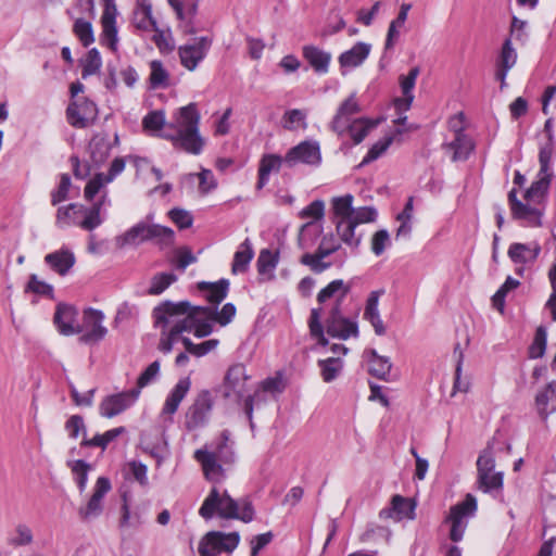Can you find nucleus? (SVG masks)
Listing matches in <instances>:
<instances>
[{"label":"nucleus","mask_w":556,"mask_h":556,"mask_svg":"<svg viewBox=\"0 0 556 556\" xmlns=\"http://www.w3.org/2000/svg\"><path fill=\"white\" fill-rule=\"evenodd\" d=\"M201 308L204 309L205 312L197 313V320H195L194 326L192 327V331H191V332H193V334L197 338H204V337L211 334L213 331V327L210 323L213 320L212 319L213 308L206 307V306H201Z\"/></svg>","instance_id":"obj_44"},{"label":"nucleus","mask_w":556,"mask_h":556,"mask_svg":"<svg viewBox=\"0 0 556 556\" xmlns=\"http://www.w3.org/2000/svg\"><path fill=\"white\" fill-rule=\"evenodd\" d=\"M229 281L220 279L217 282H200L199 289L205 291V298L210 303L219 304L228 293Z\"/></svg>","instance_id":"obj_35"},{"label":"nucleus","mask_w":556,"mask_h":556,"mask_svg":"<svg viewBox=\"0 0 556 556\" xmlns=\"http://www.w3.org/2000/svg\"><path fill=\"white\" fill-rule=\"evenodd\" d=\"M416 504L401 495H394L391 501V507L383 508L379 513L381 519H393L400 521L402 519L415 518Z\"/></svg>","instance_id":"obj_19"},{"label":"nucleus","mask_w":556,"mask_h":556,"mask_svg":"<svg viewBox=\"0 0 556 556\" xmlns=\"http://www.w3.org/2000/svg\"><path fill=\"white\" fill-rule=\"evenodd\" d=\"M74 33L84 47H88L94 41L91 23L83 18H78L74 23Z\"/></svg>","instance_id":"obj_53"},{"label":"nucleus","mask_w":556,"mask_h":556,"mask_svg":"<svg viewBox=\"0 0 556 556\" xmlns=\"http://www.w3.org/2000/svg\"><path fill=\"white\" fill-rule=\"evenodd\" d=\"M377 212L374 207L364 206L358 208H353V214L351 216V222L356 224L371 223L376 219Z\"/></svg>","instance_id":"obj_64"},{"label":"nucleus","mask_w":556,"mask_h":556,"mask_svg":"<svg viewBox=\"0 0 556 556\" xmlns=\"http://www.w3.org/2000/svg\"><path fill=\"white\" fill-rule=\"evenodd\" d=\"M249 376L243 364L231 365L224 378V397H236L240 400L244 396L247 391V381Z\"/></svg>","instance_id":"obj_14"},{"label":"nucleus","mask_w":556,"mask_h":556,"mask_svg":"<svg viewBox=\"0 0 556 556\" xmlns=\"http://www.w3.org/2000/svg\"><path fill=\"white\" fill-rule=\"evenodd\" d=\"M535 407L543 418L556 412V381L549 382L536 394Z\"/></svg>","instance_id":"obj_25"},{"label":"nucleus","mask_w":556,"mask_h":556,"mask_svg":"<svg viewBox=\"0 0 556 556\" xmlns=\"http://www.w3.org/2000/svg\"><path fill=\"white\" fill-rule=\"evenodd\" d=\"M318 366L321 370V377L325 382L334 380L343 368V363L339 357H329L320 359Z\"/></svg>","instance_id":"obj_50"},{"label":"nucleus","mask_w":556,"mask_h":556,"mask_svg":"<svg viewBox=\"0 0 556 556\" xmlns=\"http://www.w3.org/2000/svg\"><path fill=\"white\" fill-rule=\"evenodd\" d=\"M495 459L491 452V450L488 447L485 448L478 457L477 460V470L479 473V481H485L486 473L488 472H495Z\"/></svg>","instance_id":"obj_52"},{"label":"nucleus","mask_w":556,"mask_h":556,"mask_svg":"<svg viewBox=\"0 0 556 556\" xmlns=\"http://www.w3.org/2000/svg\"><path fill=\"white\" fill-rule=\"evenodd\" d=\"M85 206L83 204L72 203L67 206H61L56 213V224L60 226L71 223L78 225L77 215L83 214Z\"/></svg>","instance_id":"obj_47"},{"label":"nucleus","mask_w":556,"mask_h":556,"mask_svg":"<svg viewBox=\"0 0 556 556\" xmlns=\"http://www.w3.org/2000/svg\"><path fill=\"white\" fill-rule=\"evenodd\" d=\"M97 106L92 101L79 99L72 102L66 110L68 123L76 128H85L97 117Z\"/></svg>","instance_id":"obj_15"},{"label":"nucleus","mask_w":556,"mask_h":556,"mask_svg":"<svg viewBox=\"0 0 556 556\" xmlns=\"http://www.w3.org/2000/svg\"><path fill=\"white\" fill-rule=\"evenodd\" d=\"M324 215H325V203L321 200L313 201L309 205H307L300 212L301 218H311L312 219L311 222H307L306 224H304L300 229L298 241H299V245L301 249L307 248V245L305 244V240H304L305 232L308 231L314 226V220L321 219L324 217Z\"/></svg>","instance_id":"obj_23"},{"label":"nucleus","mask_w":556,"mask_h":556,"mask_svg":"<svg viewBox=\"0 0 556 556\" xmlns=\"http://www.w3.org/2000/svg\"><path fill=\"white\" fill-rule=\"evenodd\" d=\"M110 184L102 173L97 174L92 179L88 181L85 187L84 197L87 201H92L97 193L105 186Z\"/></svg>","instance_id":"obj_61"},{"label":"nucleus","mask_w":556,"mask_h":556,"mask_svg":"<svg viewBox=\"0 0 556 556\" xmlns=\"http://www.w3.org/2000/svg\"><path fill=\"white\" fill-rule=\"evenodd\" d=\"M205 312L201 306L191 305L188 301H165L153 309L155 326L161 328L157 349L164 354L172 352L174 344L191 332L197 320V313Z\"/></svg>","instance_id":"obj_2"},{"label":"nucleus","mask_w":556,"mask_h":556,"mask_svg":"<svg viewBox=\"0 0 556 556\" xmlns=\"http://www.w3.org/2000/svg\"><path fill=\"white\" fill-rule=\"evenodd\" d=\"M148 223L141 222L129 228L123 235L116 237L115 244L118 249L126 247H137L143 241H148Z\"/></svg>","instance_id":"obj_26"},{"label":"nucleus","mask_w":556,"mask_h":556,"mask_svg":"<svg viewBox=\"0 0 556 556\" xmlns=\"http://www.w3.org/2000/svg\"><path fill=\"white\" fill-rule=\"evenodd\" d=\"M353 200L352 194H345L342 197H334L331 200V212L333 214L332 222L336 224L337 220H350L353 214Z\"/></svg>","instance_id":"obj_36"},{"label":"nucleus","mask_w":556,"mask_h":556,"mask_svg":"<svg viewBox=\"0 0 556 556\" xmlns=\"http://www.w3.org/2000/svg\"><path fill=\"white\" fill-rule=\"evenodd\" d=\"M102 65V60L99 51L96 48H92L88 51L87 56L84 61L83 65V77L91 76L97 74Z\"/></svg>","instance_id":"obj_55"},{"label":"nucleus","mask_w":556,"mask_h":556,"mask_svg":"<svg viewBox=\"0 0 556 556\" xmlns=\"http://www.w3.org/2000/svg\"><path fill=\"white\" fill-rule=\"evenodd\" d=\"M306 114L298 109L289 110L285 113L282 117L283 128L288 130L295 129V125H302L303 128L306 127L305 123Z\"/></svg>","instance_id":"obj_60"},{"label":"nucleus","mask_w":556,"mask_h":556,"mask_svg":"<svg viewBox=\"0 0 556 556\" xmlns=\"http://www.w3.org/2000/svg\"><path fill=\"white\" fill-rule=\"evenodd\" d=\"M277 264L278 256L276 254L269 250H262L256 262L260 276L264 277L266 280H271L274 278L273 271Z\"/></svg>","instance_id":"obj_42"},{"label":"nucleus","mask_w":556,"mask_h":556,"mask_svg":"<svg viewBox=\"0 0 556 556\" xmlns=\"http://www.w3.org/2000/svg\"><path fill=\"white\" fill-rule=\"evenodd\" d=\"M361 111L359 104L357 103L355 94H351L345 99L339 106L331 124L330 128L339 136L345 132L346 123L350 122V117Z\"/></svg>","instance_id":"obj_22"},{"label":"nucleus","mask_w":556,"mask_h":556,"mask_svg":"<svg viewBox=\"0 0 556 556\" xmlns=\"http://www.w3.org/2000/svg\"><path fill=\"white\" fill-rule=\"evenodd\" d=\"M45 262L50 268L61 276H65L75 264V255L68 249L49 253L45 256Z\"/></svg>","instance_id":"obj_24"},{"label":"nucleus","mask_w":556,"mask_h":556,"mask_svg":"<svg viewBox=\"0 0 556 556\" xmlns=\"http://www.w3.org/2000/svg\"><path fill=\"white\" fill-rule=\"evenodd\" d=\"M213 408V400L207 390L201 391L185 415V426L189 431L204 426Z\"/></svg>","instance_id":"obj_9"},{"label":"nucleus","mask_w":556,"mask_h":556,"mask_svg":"<svg viewBox=\"0 0 556 556\" xmlns=\"http://www.w3.org/2000/svg\"><path fill=\"white\" fill-rule=\"evenodd\" d=\"M34 541L31 529L25 523H18L13 534L8 538V544L12 547L30 545Z\"/></svg>","instance_id":"obj_49"},{"label":"nucleus","mask_w":556,"mask_h":556,"mask_svg":"<svg viewBox=\"0 0 556 556\" xmlns=\"http://www.w3.org/2000/svg\"><path fill=\"white\" fill-rule=\"evenodd\" d=\"M444 148L453 151L452 160L454 162L465 161L473 150V142L466 134H459L451 142L444 144Z\"/></svg>","instance_id":"obj_33"},{"label":"nucleus","mask_w":556,"mask_h":556,"mask_svg":"<svg viewBox=\"0 0 556 556\" xmlns=\"http://www.w3.org/2000/svg\"><path fill=\"white\" fill-rule=\"evenodd\" d=\"M238 532L224 533L211 531L199 543L200 556H218L220 553H231L239 544Z\"/></svg>","instance_id":"obj_6"},{"label":"nucleus","mask_w":556,"mask_h":556,"mask_svg":"<svg viewBox=\"0 0 556 556\" xmlns=\"http://www.w3.org/2000/svg\"><path fill=\"white\" fill-rule=\"evenodd\" d=\"M547 343V331L544 326L536 328L533 341L529 346L528 354L530 358H540L545 354Z\"/></svg>","instance_id":"obj_51"},{"label":"nucleus","mask_w":556,"mask_h":556,"mask_svg":"<svg viewBox=\"0 0 556 556\" xmlns=\"http://www.w3.org/2000/svg\"><path fill=\"white\" fill-rule=\"evenodd\" d=\"M212 46V39L207 36L194 38L192 41L178 48L180 64L193 72L205 59Z\"/></svg>","instance_id":"obj_8"},{"label":"nucleus","mask_w":556,"mask_h":556,"mask_svg":"<svg viewBox=\"0 0 556 556\" xmlns=\"http://www.w3.org/2000/svg\"><path fill=\"white\" fill-rule=\"evenodd\" d=\"M357 227L351 220H337L336 222V230L341 238V240L350 245L353 249H357L362 241V235L355 233V228Z\"/></svg>","instance_id":"obj_39"},{"label":"nucleus","mask_w":556,"mask_h":556,"mask_svg":"<svg viewBox=\"0 0 556 556\" xmlns=\"http://www.w3.org/2000/svg\"><path fill=\"white\" fill-rule=\"evenodd\" d=\"M144 521V510L137 507L134 511H131L127 502V497L124 494L121 509L119 528H138L143 525Z\"/></svg>","instance_id":"obj_34"},{"label":"nucleus","mask_w":556,"mask_h":556,"mask_svg":"<svg viewBox=\"0 0 556 556\" xmlns=\"http://www.w3.org/2000/svg\"><path fill=\"white\" fill-rule=\"evenodd\" d=\"M281 163L282 159L276 154H265L262 157L258 167V189H262L267 184L270 173L280 169Z\"/></svg>","instance_id":"obj_37"},{"label":"nucleus","mask_w":556,"mask_h":556,"mask_svg":"<svg viewBox=\"0 0 556 556\" xmlns=\"http://www.w3.org/2000/svg\"><path fill=\"white\" fill-rule=\"evenodd\" d=\"M169 5L176 12L178 20L181 22L180 27L185 34L192 35L195 33L193 18L197 14V0H167Z\"/></svg>","instance_id":"obj_21"},{"label":"nucleus","mask_w":556,"mask_h":556,"mask_svg":"<svg viewBox=\"0 0 556 556\" xmlns=\"http://www.w3.org/2000/svg\"><path fill=\"white\" fill-rule=\"evenodd\" d=\"M555 152L554 141H547L540 149L539 162H540V175H549V164Z\"/></svg>","instance_id":"obj_59"},{"label":"nucleus","mask_w":556,"mask_h":556,"mask_svg":"<svg viewBox=\"0 0 556 556\" xmlns=\"http://www.w3.org/2000/svg\"><path fill=\"white\" fill-rule=\"evenodd\" d=\"M104 314L94 308H87L83 314V324L80 332L83 334L79 341L86 344L100 342L108 333V329L103 326Z\"/></svg>","instance_id":"obj_10"},{"label":"nucleus","mask_w":556,"mask_h":556,"mask_svg":"<svg viewBox=\"0 0 556 556\" xmlns=\"http://www.w3.org/2000/svg\"><path fill=\"white\" fill-rule=\"evenodd\" d=\"M370 49L369 43L357 42L350 50L341 53L339 63L342 67L359 66L369 55Z\"/></svg>","instance_id":"obj_28"},{"label":"nucleus","mask_w":556,"mask_h":556,"mask_svg":"<svg viewBox=\"0 0 556 556\" xmlns=\"http://www.w3.org/2000/svg\"><path fill=\"white\" fill-rule=\"evenodd\" d=\"M194 458L201 464L207 480L214 483L220 482L225 477L223 464H232L235 460L230 432L223 430L216 440L197 450Z\"/></svg>","instance_id":"obj_4"},{"label":"nucleus","mask_w":556,"mask_h":556,"mask_svg":"<svg viewBox=\"0 0 556 556\" xmlns=\"http://www.w3.org/2000/svg\"><path fill=\"white\" fill-rule=\"evenodd\" d=\"M377 123H374L366 118H356L353 122L346 123L345 131L349 132L350 137L355 144L361 143L368 132L376 127Z\"/></svg>","instance_id":"obj_40"},{"label":"nucleus","mask_w":556,"mask_h":556,"mask_svg":"<svg viewBox=\"0 0 556 556\" xmlns=\"http://www.w3.org/2000/svg\"><path fill=\"white\" fill-rule=\"evenodd\" d=\"M340 249V244L334 242L332 235L324 236L317 250L314 253H304L300 262L308 266L315 274H321L332 266V263L325 262V258Z\"/></svg>","instance_id":"obj_7"},{"label":"nucleus","mask_w":556,"mask_h":556,"mask_svg":"<svg viewBox=\"0 0 556 556\" xmlns=\"http://www.w3.org/2000/svg\"><path fill=\"white\" fill-rule=\"evenodd\" d=\"M393 142V136H388L377 141L369 149L367 155L364 157L363 163H369L380 157Z\"/></svg>","instance_id":"obj_62"},{"label":"nucleus","mask_w":556,"mask_h":556,"mask_svg":"<svg viewBox=\"0 0 556 556\" xmlns=\"http://www.w3.org/2000/svg\"><path fill=\"white\" fill-rule=\"evenodd\" d=\"M148 240H155L161 245H172L175 233L173 229L157 224H148Z\"/></svg>","instance_id":"obj_45"},{"label":"nucleus","mask_w":556,"mask_h":556,"mask_svg":"<svg viewBox=\"0 0 556 556\" xmlns=\"http://www.w3.org/2000/svg\"><path fill=\"white\" fill-rule=\"evenodd\" d=\"M254 256V252L252 249V244L249 239H245L239 247L238 251L235 253L233 262L231 266L232 274L244 273L251 260Z\"/></svg>","instance_id":"obj_38"},{"label":"nucleus","mask_w":556,"mask_h":556,"mask_svg":"<svg viewBox=\"0 0 556 556\" xmlns=\"http://www.w3.org/2000/svg\"><path fill=\"white\" fill-rule=\"evenodd\" d=\"M541 251L539 243H513L508 249V256L515 263H529L536 260Z\"/></svg>","instance_id":"obj_30"},{"label":"nucleus","mask_w":556,"mask_h":556,"mask_svg":"<svg viewBox=\"0 0 556 556\" xmlns=\"http://www.w3.org/2000/svg\"><path fill=\"white\" fill-rule=\"evenodd\" d=\"M138 8L134 13V24L141 30H157V23L152 16V7L148 0H137Z\"/></svg>","instance_id":"obj_31"},{"label":"nucleus","mask_w":556,"mask_h":556,"mask_svg":"<svg viewBox=\"0 0 556 556\" xmlns=\"http://www.w3.org/2000/svg\"><path fill=\"white\" fill-rule=\"evenodd\" d=\"M552 174L541 175L540 179L532 182L531 187L525 193L526 202L517 199V191L513 189L508 193L511 215L515 219L522 220L527 226H541L542 212L533 204L539 203L543 198L549 185Z\"/></svg>","instance_id":"obj_5"},{"label":"nucleus","mask_w":556,"mask_h":556,"mask_svg":"<svg viewBox=\"0 0 556 556\" xmlns=\"http://www.w3.org/2000/svg\"><path fill=\"white\" fill-rule=\"evenodd\" d=\"M327 333L333 338L346 340L350 337H358V325L354 319L342 315L340 303H337L326 321Z\"/></svg>","instance_id":"obj_12"},{"label":"nucleus","mask_w":556,"mask_h":556,"mask_svg":"<svg viewBox=\"0 0 556 556\" xmlns=\"http://www.w3.org/2000/svg\"><path fill=\"white\" fill-rule=\"evenodd\" d=\"M477 509V501L471 494H467L466 498L450 509L447 520L451 521L450 538L453 542H459L463 539L466 522L464 518L472 515Z\"/></svg>","instance_id":"obj_11"},{"label":"nucleus","mask_w":556,"mask_h":556,"mask_svg":"<svg viewBox=\"0 0 556 556\" xmlns=\"http://www.w3.org/2000/svg\"><path fill=\"white\" fill-rule=\"evenodd\" d=\"M200 115L193 103H190L174 115L173 121L165 122L163 111H153L142 121L143 128L157 131L159 136L173 142L175 148L190 154H200L204 139L199 134Z\"/></svg>","instance_id":"obj_1"},{"label":"nucleus","mask_w":556,"mask_h":556,"mask_svg":"<svg viewBox=\"0 0 556 556\" xmlns=\"http://www.w3.org/2000/svg\"><path fill=\"white\" fill-rule=\"evenodd\" d=\"M369 372L378 379L390 381L392 363L389 357L380 356L376 350H369Z\"/></svg>","instance_id":"obj_32"},{"label":"nucleus","mask_w":556,"mask_h":556,"mask_svg":"<svg viewBox=\"0 0 556 556\" xmlns=\"http://www.w3.org/2000/svg\"><path fill=\"white\" fill-rule=\"evenodd\" d=\"M516 61L517 53L511 46V39L507 38L503 43L497 66L510 70L516 64Z\"/></svg>","instance_id":"obj_58"},{"label":"nucleus","mask_w":556,"mask_h":556,"mask_svg":"<svg viewBox=\"0 0 556 556\" xmlns=\"http://www.w3.org/2000/svg\"><path fill=\"white\" fill-rule=\"evenodd\" d=\"M199 515L205 520L217 515L223 519H239L248 523L254 518V509L248 498L236 501L226 490L220 491L214 486L201 505Z\"/></svg>","instance_id":"obj_3"},{"label":"nucleus","mask_w":556,"mask_h":556,"mask_svg":"<svg viewBox=\"0 0 556 556\" xmlns=\"http://www.w3.org/2000/svg\"><path fill=\"white\" fill-rule=\"evenodd\" d=\"M85 218L78 223V226L85 230L92 231L102 224L101 203H93L90 207L83 211Z\"/></svg>","instance_id":"obj_48"},{"label":"nucleus","mask_w":556,"mask_h":556,"mask_svg":"<svg viewBox=\"0 0 556 556\" xmlns=\"http://www.w3.org/2000/svg\"><path fill=\"white\" fill-rule=\"evenodd\" d=\"M308 326L311 334L318 340L320 345L326 346L328 340L324 336V328L320 324V309H312Z\"/></svg>","instance_id":"obj_57"},{"label":"nucleus","mask_w":556,"mask_h":556,"mask_svg":"<svg viewBox=\"0 0 556 556\" xmlns=\"http://www.w3.org/2000/svg\"><path fill=\"white\" fill-rule=\"evenodd\" d=\"M117 10L114 0H104V10L101 16L102 43L112 51L117 49V28L115 25Z\"/></svg>","instance_id":"obj_18"},{"label":"nucleus","mask_w":556,"mask_h":556,"mask_svg":"<svg viewBox=\"0 0 556 556\" xmlns=\"http://www.w3.org/2000/svg\"><path fill=\"white\" fill-rule=\"evenodd\" d=\"M149 83L152 89L167 88L169 86V73L159 60L150 62Z\"/></svg>","instance_id":"obj_41"},{"label":"nucleus","mask_w":556,"mask_h":556,"mask_svg":"<svg viewBox=\"0 0 556 556\" xmlns=\"http://www.w3.org/2000/svg\"><path fill=\"white\" fill-rule=\"evenodd\" d=\"M350 290L351 286L349 283H345L342 279H336L319 291L317 294V301L319 303H324L340 292V299L337 302L340 303L341 300L350 292Z\"/></svg>","instance_id":"obj_43"},{"label":"nucleus","mask_w":556,"mask_h":556,"mask_svg":"<svg viewBox=\"0 0 556 556\" xmlns=\"http://www.w3.org/2000/svg\"><path fill=\"white\" fill-rule=\"evenodd\" d=\"M180 341L186 351L193 356L201 357L213 351L218 345L217 339H211L202 343L195 344L188 337H181Z\"/></svg>","instance_id":"obj_46"},{"label":"nucleus","mask_w":556,"mask_h":556,"mask_svg":"<svg viewBox=\"0 0 556 556\" xmlns=\"http://www.w3.org/2000/svg\"><path fill=\"white\" fill-rule=\"evenodd\" d=\"M303 55L315 72L325 74L328 72L331 54L315 46H305Z\"/></svg>","instance_id":"obj_29"},{"label":"nucleus","mask_w":556,"mask_h":556,"mask_svg":"<svg viewBox=\"0 0 556 556\" xmlns=\"http://www.w3.org/2000/svg\"><path fill=\"white\" fill-rule=\"evenodd\" d=\"M139 397V389H131L117 394L109 395L99 406L100 415L112 418L130 407Z\"/></svg>","instance_id":"obj_13"},{"label":"nucleus","mask_w":556,"mask_h":556,"mask_svg":"<svg viewBox=\"0 0 556 556\" xmlns=\"http://www.w3.org/2000/svg\"><path fill=\"white\" fill-rule=\"evenodd\" d=\"M321 161L320 150L317 142L303 141L300 144L289 150L285 157V162L289 166H294L298 163L308 165H317Z\"/></svg>","instance_id":"obj_16"},{"label":"nucleus","mask_w":556,"mask_h":556,"mask_svg":"<svg viewBox=\"0 0 556 556\" xmlns=\"http://www.w3.org/2000/svg\"><path fill=\"white\" fill-rule=\"evenodd\" d=\"M73 473L75 475V480L78 485L80 492H84L88 481V471L90 470V465L85 460L78 459L68 463Z\"/></svg>","instance_id":"obj_54"},{"label":"nucleus","mask_w":556,"mask_h":556,"mask_svg":"<svg viewBox=\"0 0 556 556\" xmlns=\"http://www.w3.org/2000/svg\"><path fill=\"white\" fill-rule=\"evenodd\" d=\"M77 311L74 306L59 304L54 314V324L60 333L71 336L80 333V325L76 323Z\"/></svg>","instance_id":"obj_20"},{"label":"nucleus","mask_w":556,"mask_h":556,"mask_svg":"<svg viewBox=\"0 0 556 556\" xmlns=\"http://www.w3.org/2000/svg\"><path fill=\"white\" fill-rule=\"evenodd\" d=\"M110 490V480L105 477H99L94 485L93 494L91 495L87 505L80 507L78 510V515L83 520H90L100 516L103 508L102 500Z\"/></svg>","instance_id":"obj_17"},{"label":"nucleus","mask_w":556,"mask_h":556,"mask_svg":"<svg viewBox=\"0 0 556 556\" xmlns=\"http://www.w3.org/2000/svg\"><path fill=\"white\" fill-rule=\"evenodd\" d=\"M420 73V70L418 66H415L410 68L409 73L407 75H401L400 80V87L402 90L403 96H414L413 89L416 84V79Z\"/></svg>","instance_id":"obj_63"},{"label":"nucleus","mask_w":556,"mask_h":556,"mask_svg":"<svg viewBox=\"0 0 556 556\" xmlns=\"http://www.w3.org/2000/svg\"><path fill=\"white\" fill-rule=\"evenodd\" d=\"M174 281H176V276L174 274L162 273V274L155 275L151 280V286L149 288V294H152V295L161 294Z\"/></svg>","instance_id":"obj_56"},{"label":"nucleus","mask_w":556,"mask_h":556,"mask_svg":"<svg viewBox=\"0 0 556 556\" xmlns=\"http://www.w3.org/2000/svg\"><path fill=\"white\" fill-rule=\"evenodd\" d=\"M190 386H191V381L189 378L180 379L176 383V386L174 387V389L172 390L169 395L167 396V399L164 403L163 409H162V414H167V415L175 414L179 407V404L187 395V393L190 389Z\"/></svg>","instance_id":"obj_27"}]
</instances>
